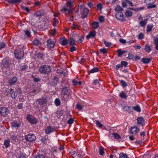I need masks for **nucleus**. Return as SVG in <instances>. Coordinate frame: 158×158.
<instances>
[{
	"instance_id": "obj_42",
	"label": "nucleus",
	"mask_w": 158,
	"mask_h": 158,
	"mask_svg": "<svg viewBox=\"0 0 158 158\" xmlns=\"http://www.w3.org/2000/svg\"><path fill=\"white\" fill-rule=\"evenodd\" d=\"M120 82L122 84V86L123 88L125 87L126 86H127V83L124 80H120Z\"/></svg>"
},
{
	"instance_id": "obj_55",
	"label": "nucleus",
	"mask_w": 158,
	"mask_h": 158,
	"mask_svg": "<svg viewBox=\"0 0 158 158\" xmlns=\"http://www.w3.org/2000/svg\"><path fill=\"white\" fill-rule=\"evenodd\" d=\"M104 43L106 46L107 47H109L111 45V44L110 43L107 42L105 41H104Z\"/></svg>"
},
{
	"instance_id": "obj_26",
	"label": "nucleus",
	"mask_w": 158,
	"mask_h": 158,
	"mask_svg": "<svg viewBox=\"0 0 158 158\" xmlns=\"http://www.w3.org/2000/svg\"><path fill=\"white\" fill-rule=\"evenodd\" d=\"M23 32L24 33V36L26 38H29L31 35V32L28 30H24Z\"/></svg>"
},
{
	"instance_id": "obj_54",
	"label": "nucleus",
	"mask_w": 158,
	"mask_h": 158,
	"mask_svg": "<svg viewBox=\"0 0 158 158\" xmlns=\"http://www.w3.org/2000/svg\"><path fill=\"white\" fill-rule=\"evenodd\" d=\"M53 80V82L56 84H57L59 81L58 79L56 77H54Z\"/></svg>"
},
{
	"instance_id": "obj_16",
	"label": "nucleus",
	"mask_w": 158,
	"mask_h": 158,
	"mask_svg": "<svg viewBox=\"0 0 158 158\" xmlns=\"http://www.w3.org/2000/svg\"><path fill=\"white\" fill-rule=\"evenodd\" d=\"M137 123L139 125L142 126H143L144 125V120L143 118L141 117H139L137 118Z\"/></svg>"
},
{
	"instance_id": "obj_59",
	"label": "nucleus",
	"mask_w": 158,
	"mask_h": 158,
	"mask_svg": "<svg viewBox=\"0 0 158 158\" xmlns=\"http://www.w3.org/2000/svg\"><path fill=\"white\" fill-rule=\"evenodd\" d=\"M97 8L98 10H101L102 8V5L101 3L98 4L97 6Z\"/></svg>"
},
{
	"instance_id": "obj_17",
	"label": "nucleus",
	"mask_w": 158,
	"mask_h": 158,
	"mask_svg": "<svg viewBox=\"0 0 158 158\" xmlns=\"http://www.w3.org/2000/svg\"><path fill=\"white\" fill-rule=\"evenodd\" d=\"M2 62L4 66L7 68L9 67L10 65V63H9V61L6 59H3L2 61Z\"/></svg>"
},
{
	"instance_id": "obj_40",
	"label": "nucleus",
	"mask_w": 158,
	"mask_h": 158,
	"mask_svg": "<svg viewBox=\"0 0 158 158\" xmlns=\"http://www.w3.org/2000/svg\"><path fill=\"white\" fill-rule=\"evenodd\" d=\"M55 103L56 106H59L60 105V100L58 98H56L55 100Z\"/></svg>"
},
{
	"instance_id": "obj_48",
	"label": "nucleus",
	"mask_w": 158,
	"mask_h": 158,
	"mask_svg": "<svg viewBox=\"0 0 158 158\" xmlns=\"http://www.w3.org/2000/svg\"><path fill=\"white\" fill-rule=\"evenodd\" d=\"M146 23V22L145 20H142L141 21L140 23V25L142 27H144Z\"/></svg>"
},
{
	"instance_id": "obj_37",
	"label": "nucleus",
	"mask_w": 158,
	"mask_h": 158,
	"mask_svg": "<svg viewBox=\"0 0 158 158\" xmlns=\"http://www.w3.org/2000/svg\"><path fill=\"white\" fill-rule=\"evenodd\" d=\"M76 40H75L73 38H71L70 39V42L69 43V44L71 45H75V42L76 41Z\"/></svg>"
},
{
	"instance_id": "obj_11",
	"label": "nucleus",
	"mask_w": 158,
	"mask_h": 158,
	"mask_svg": "<svg viewBox=\"0 0 158 158\" xmlns=\"http://www.w3.org/2000/svg\"><path fill=\"white\" fill-rule=\"evenodd\" d=\"M55 43L54 41H52V40L49 39L47 40V46L50 48H52L54 47Z\"/></svg>"
},
{
	"instance_id": "obj_50",
	"label": "nucleus",
	"mask_w": 158,
	"mask_h": 158,
	"mask_svg": "<svg viewBox=\"0 0 158 158\" xmlns=\"http://www.w3.org/2000/svg\"><path fill=\"white\" fill-rule=\"evenodd\" d=\"M127 62L126 61H122L121 62V65L122 66V67L123 66L125 67L127 66Z\"/></svg>"
},
{
	"instance_id": "obj_62",
	"label": "nucleus",
	"mask_w": 158,
	"mask_h": 158,
	"mask_svg": "<svg viewBox=\"0 0 158 158\" xmlns=\"http://www.w3.org/2000/svg\"><path fill=\"white\" fill-rule=\"evenodd\" d=\"M100 51L103 54L105 53L106 52V49L105 48L101 49L100 50Z\"/></svg>"
},
{
	"instance_id": "obj_15",
	"label": "nucleus",
	"mask_w": 158,
	"mask_h": 158,
	"mask_svg": "<svg viewBox=\"0 0 158 158\" xmlns=\"http://www.w3.org/2000/svg\"><path fill=\"white\" fill-rule=\"evenodd\" d=\"M33 44L36 46H39L41 45V42L40 40L36 38H35L32 42Z\"/></svg>"
},
{
	"instance_id": "obj_57",
	"label": "nucleus",
	"mask_w": 158,
	"mask_h": 158,
	"mask_svg": "<svg viewBox=\"0 0 158 158\" xmlns=\"http://www.w3.org/2000/svg\"><path fill=\"white\" fill-rule=\"evenodd\" d=\"M17 158H26V157L24 154H21L18 156Z\"/></svg>"
},
{
	"instance_id": "obj_13",
	"label": "nucleus",
	"mask_w": 158,
	"mask_h": 158,
	"mask_svg": "<svg viewBox=\"0 0 158 158\" xmlns=\"http://www.w3.org/2000/svg\"><path fill=\"white\" fill-rule=\"evenodd\" d=\"M36 101L38 102V104L40 105L45 104L47 102V99L44 98L42 99H36Z\"/></svg>"
},
{
	"instance_id": "obj_45",
	"label": "nucleus",
	"mask_w": 158,
	"mask_h": 158,
	"mask_svg": "<svg viewBox=\"0 0 158 158\" xmlns=\"http://www.w3.org/2000/svg\"><path fill=\"white\" fill-rule=\"evenodd\" d=\"M96 124L97 126L100 128H101L103 126V125L97 120L96 121Z\"/></svg>"
},
{
	"instance_id": "obj_28",
	"label": "nucleus",
	"mask_w": 158,
	"mask_h": 158,
	"mask_svg": "<svg viewBox=\"0 0 158 158\" xmlns=\"http://www.w3.org/2000/svg\"><path fill=\"white\" fill-rule=\"evenodd\" d=\"M10 3H19L22 2V0H6Z\"/></svg>"
},
{
	"instance_id": "obj_3",
	"label": "nucleus",
	"mask_w": 158,
	"mask_h": 158,
	"mask_svg": "<svg viewBox=\"0 0 158 158\" xmlns=\"http://www.w3.org/2000/svg\"><path fill=\"white\" fill-rule=\"evenodd\" d=\"M14 53L15 57L19 60L22 58L24 56L23 50L20 48L15 50Z\"/></svg>"
},
{
	"instance_id": "obj_4",
	"label": "nucleus",
	"mask_w": 158,
	"mask_h": 158,
	"mask_svg": "<svg viewBox=\"0 0 158 158\" xmlns=\"http://www.w3.org/2000/svg\"><path fill=\"white\" fill-rule=\"evenodd\" d=\"M26 118L28 122L32 124H36L38 122L37 119L35 117L30 114H27Z\"/></svg>"
},
{
	"instance_id": "obj_33",
	"label": "nucleus",
	"mask_w": 158,
	"mask_h": 158,
	"mask_svg": "<svg viewBox=\"0 0 158 158\" xmlns=\"http://www.w3.org/2000/svg\"><path fill=\"white\" fill-rule=\"evenodd\" d=\"M83 106L80 104H77L75 107L76 109L80 111L81 110L83 109Z\"/></svg>"
},
{
	"instance_id": "obj_36",
	"label": "nucleus",
	"mask_w": 158,
	"mask_h": 158,
	"mask_svg": "<svg viewBox=\"0 0 158 158\" xmlns=\"http://www.w3.org/2000/svg\"><path fill=\"white\" fill-rule=\"evenodd\" d=\"M93 85H96L97 87H99L100 86V84L98 80H94L93 82Z\"/></svg>"
},
{
	"instance_id": "obj_27",
	"label": "nucleus",
	"mask_w": 158,
	"mask_h": 158,
	"mask_svg": "<svg viewBox=\"0 0 158 158\" xmlns=\"http://www.w3.org/2000/svg\"><path fill=\"white\" fill-rule=\"evenodd\" d=\"M151 60V58H143L142 59L141 61L144 64H148Z\"/></svg>"
},
{
	"instance_id": "obj_47",
	"label": "nucleus",
	"mask_w": 158,
	"mask_h": 158,
	"mask_svg": "<svg viewBox=\"0 0 158 158\" xmlns=\"http://www.w3.org/2000/svg\"><path fill=\"white\" fill-rule=\"evenodd\" d=\"M79 38V39L77 40V42L79 43H81L84 40V38L83 36H77Z\"/></svg>"
},
{
	"instance_id": "obj_32",
	"label": "nucleus",
	"mask_w": 158,
	"mask_h": 158,
	"mask_svg": "<svg viewBox=\"0 0 158 158\" xmlns=\"http://www.w3.org/2000/svg\"><path fill=\"white\" fill-rule=\"evenodd\" d=\"M92 26L94 29H97L99 27V23L97 22H94L92 23Z\"/></svg>"
},
{
	"instance_id": "obj_53",
	"label": "nucleus",
	"mask_w": 158,
	"mask_h": 158,
	"mask_svg": "<svg viewBox=\"0 0 158 158\" xmlns=\"http://www.w3.org/2000/svg\"><path fill=\"white\" fill-rule=\"evenodd\" d=\"M73 118H70L67 121V123L69 124H71L73 123Z\"/></svg>"
},
{
	"instance_id": "obj_2",
	"label": "nucleus",
	"mask_w": 158,
	"mask_h": 158,
	"mask_svg": "<svg viewBox=\"0 0 158 158\" xmlns=\"http://www.w3.org/2000/svg\"><path fill=\"white\" fill-rule=\"evenodd\" d=\"M39 72L43 74H48L51 71L50 66L48 65H43L40 67Z\"/></svg>"
},
{
	"instance_id": "obj_10",
	"label": "nucleus",
	"mask_w": 158,
	"mask_h": 158,
	"mask_svg": "<svg viewBox=\"0 0 158 158\" xmlns=\"http://www.w3.org/2000/svg\"><path fill=\"white\" fill-rule=\"evenodd\" d=\"M96 32L95 31L90 32L87 35L86 38L87 39L89 40L90 38H94L96 36Z\"/></svg>"
},
{
	"instance_id": "obj_9",
	"label": "nucleus",
	"mask_w": 158,
	"mask_h": 158,
	"mask_svg": "<svg viewBox=\"0 0 158 158\" xmlns=\"http://www.w3.org/2000/svg\"><path fill=\"white\" fill-rule=\"evenodd\" d=\"M115 17L118 19L122 21H124L123 15L121 12H118L115 14Z\"/></svg>"
},
{
	"instance_id": "obj_52",
	"label": "nucleus",
	"mask_w": 158,
	"mask_h": 158,
	"mask_svg": "<svg viewBox=\"0 0 158 158\" xmlns=\"http://www.w3.org/2000/svg\"><path fill=\"white\" fill-rule=\"evenodd\" d=\"M6 46V44L3 42L0 43V50L4 48Z\"/></svg>"
},
{
	"instance_id": "obj_12",
	"label": "nucleus",
	"mask_w": 158,
	"mask_h": 158,
	"mask_svg": "<svg viewBox=\"0 0 158 158\" xmlns=\"http://www.w3.org/2000/svg\"><path fill=\"white\" fill-rule=\"evenodd\" d=\"M21 124L19 121H14L11 124L12 127L16 128H18L20 126Z\"/></svg>"
},
{
	"instance_id": "obj_41",
	"label": "nucleus",
	"mask_w": 158,
	"mask_h": 158,
	"mask_svg": "<svg viewBox=\"0 0 158 158\" xmlns=\"http://www.w3.org/2000/svg\"><path fill=\"white\" fill-rule=\"evenodd\" d=\"M153 27V25L151 24L150 25H148L147 27V31L148 32L150 31Z\"/></svg>"
},
{
	"instance_id": "obj_51",
	"label": "nucleus",
	"mask_w": 158,
	"mask_h": 158,
	"mask_svg": "<svg viewBox=\"0 0 158 158\" xmlns=\"http://www.w3.org/2000/svg\"><path fill=\"white\" fill-rule=\"evenodd\" d=\"M21 8L23 10H25L28 12H29L30 10L29 8L28 7H25L24 6H21Z\"/></svg>"
},
{
	"instance_id": "obj_64",
	"label": "nucleus",
	"mask_w": 158,
	"mask_h": 158,
	"mask_svg": "<svg viewBox=\"0 0 158 158\" xmlns=\"http://www.w3.org/2000/svg\"><path fill=\"white\" fill-rule=\"evenodd\" d=\"M133 55L132 54L129 53L128 54V56L127 58L130 59H132L133 58Z\"/></svg>"
},
{
	"instance_id": "obj_38",
	"label": "nucleus",
	"mask_w": 158,
	"mask_h": 158,
	"mask_svg": "<svg viewBox=\"0 0 158 158\" xmlns=\"http://www.w3.org/2000/svg\"><path fill=\"white\" fill-rule=\"evenodd\" d=\"M132 13L130 10H127L125 12V15L127 17L131 16L132 15Z\"/></svg>"
},
{
	"instance_id": "obj_6",
	"label": "nucleus",
	"mask_w": 158,
	"mask_h": 158,
	"mask_svg": "<svg viewBox=\"0 0 158 158\" xmlns=\"http://www.w3.org/2000/svg\"><path fill=\"white\" fill-rule=\"evenodd\" d=\"M9 113L8 109L6 107L0 108V114L3 116H6Z\"/></svg>"
},
{
	"instance_id": "obj_58",
	"label": "nucleus",
	"mask_w": 158,
	"mask_h": 158,
	"mask_svg": "<svg viewBox=\"0 0 158 158\" xmlns=\"http://www.w3.org/2000/svg\"><path fill=\"white\" fill-rule=\"evenodd\" d=\"M99 20L100 22H103L104 20V17L102 16H100L99 17Z\"/></svg>"
},
{
	"instance_id": "obj_46",
	"label": "nucleus",
	"mask_w": 158,
	"mask_h": 158,
	"mask_svg": "<svg viewBox=\"0 0 158 158\" xmlns=\"http://www.w3.org/2000/svg\"><path fill=\"white\" fill-rule=\"evenodd\" d=\"M114 138H120V136L117 133H114L112 134Z\"/></svg>"
},
{
	"instance_id": "obj_24",
	"label": "nucleus",
	"mask_w": 158,
	"mask_h": 158,
	"mask_svg": "<svg viewBox=\"0 0 158 158\" xmlns=\"http://www.w3.org/2000/svg\"><path fill=\"white\" fill-rule=\"evenodd\" d=\"M10 139H6L4 140V145L5 146L6 148H7L10 146Z\"/></svg>"
},
{
	"instance_id": "obj_39",
	"label": "nucleus",
	"mask_w": 158,
	"mask_h": 158,
	"mask_svg": "<svg viewBox=\"0 0 158 158\" xmlns=\"http://www.w3.org/2000/svg\"><path fill=\"white\" fill-rule=\"evenodd\" d=\"M145 49L148 52H150L151 51V48L148 44H146L145 45Z\"/></svg>"
},
{
	"instance_id": "obj_7",
	"label": "nucleus",
	"mask_w": 158,
	"mask_h": 158,
	"mask_svg": "<svg viewBox=\"0 0 158 158\" xmlns=\"http://www.w3.org/2000/svg\"><path fill=\"white\" fill-rule=\"evenodd\" d=\"M70 91V89L69 87L67 86L63 87L61 89V94L64 95H68Z\"/></svg>"
},
{
	"instance_id": "obj_43",
	"label": "nucleus",
	"mask_w": 158,
	"mask_h": 158,
	"mask_svg": "<svg viewBox=\"0 0 158 158\" xmlns=\"http://www.w3.org/2000/svg\"><path fill=\"white\" fill-rule=\"evenodd\" d=\"M155 45L156 49L158 50V38L155 39Z\"/></svg>"
},
{
	"instance_id": "obj_35",
	"label": "nucleus",
	"mask_w": 158,
	"mask_h": 158,
	"mask_svg": "<svg viewBox=\"0 0 158 158\" xmlns=\"http://www.w3.org/2000/svg\"><path fill=\"white\" fill-rule=\"evenodd\" d=\"M115 10L116 11L120 12L123 10V9L120 6L118 5L115 8Z\"/></svg>"
},
{
	"instance_id": "obj_23",
	"label": "nucleus",
	"mask_w": 158,
	"mask_h": 158,
	"mask_svg": "<svg viewBox=\"0 0 158 158\" xmlns=\"http://www.w3.org/2000/svg\"><path fill=\"white\" fill-rule=\"evenodd\" d=\"M117 53L118 56L120 57L122 55L124 54L125 53L127 52V51H121V49H118L116 51Z\"/></svg>"
},
{
	"instance_id": "obj_30",
	"label": "nucleus",
	"mask_w": 158,
	"mask_h": 158,
	"mask_svg": "<svg viewBox=\"0 0 158 158\" xmlns=\"http://www.w3.org/2000/svg\"><path fill=\"white\" fill-rule=\"evenodd\" d=\"M35 138V135L33 134L30 133L25 135V138Z\"/></svg>"
},
{
	"instance_id": "obj_56",
	"label": "nucleus",
	"mask_w": 158,
	"mask_h": 158,
	"mask_svg": "<svg viewBox=\"0 0 158 158\" xmlns=\"http://www.w3.org/2000/svg\"><path fill=\"white\" fill-rule=\"evenodd\" d=\"M144 38V35L142 33H140L138 36V38L139 39L142 40Z\"/></svg>"
},
{
	"instance_id": "obj_1",
	"label": "nucleus",
	"mask_w": 158,
	"mask_h": 158,
	"mask_svg": "<svg viewBox=\"0 0 158 158\" xmlns=\"http://www.w3.org/2000/svg\"><path fill=\"white\" fill-rule=\"evenodd\" d=\"M66 4L68 8L66 6L64 7L61 9V11L64 13H65L67 11L69 13H72L73 11V3L71 1H68L67 2Z\"/></svg>"
},
{
	"instance_id": "obj_20",
	"label": "nucleus",
	"mask_w": 158,
	"mask_h": 158,
	"mask_svg": "<svg viewBox=\"0 0 158 158\" xmlns=\"http://www.w3.org/2000/svg\"><path fill=\"white\" fill-rule=\"evenodd\" d=\"M9 93L10 94L11 96L13 98L15 99L16 97V93L15 91L13 90L12 89H9Z\"/></svg>"
},
{
	"instance_id": "obj_34",
	"label": "nucleus",
	"mask_w": 158,
	"mask_h": 158,
	"mask_svg": "<svg viewBox=\"0 0 158 158\" xmlns=\"http://www.w3.org/2000/svg\"><path fill=\"white\" fill-rule=\"evenodd\" d=\"M99 70V69L97 67H94L91 69L89 72V74L90 73H94L97 72Z\"/></svg>"
},
{
	"instance_id": "obj_19",
	"label": "nucleus",
	"mask_w": 158,
	"mask_h": 158,
	"mask_svg": "<svg viewBox=\"0 0 158 158\" xmlns=\"http://www.w3.org/2000/svg\"><path fill=\"white\" fill-rule=\"evenodd\" d=\"M31 139H22V142L23 143V144H29L31 142L34 141H35V139H32V140H30Z\"/></svg>"
},
{
	"instance_id": "obj_21",
	"label": "nucleus",
	"mask_w": 158,
	"mask_h": 158,
	"mask_svg": "<svg viewBox=\"0 0 158 158\" xmlns=\"http://www.w3.org/2000/svg\"><path fill=\"white\" fill-rule=\"evenodd\" d=\"M17 81V78L16 77H14L9 80V83L10 85H14Z\"/></svg>"
},
{
	"instance_id": "obj_25",
	"label": "nucleus",
	"mask_w": 158,
	"mask_h": 158,
	"mask_svg": "<svg viewBox=\"0 0 158 158\" xmlns=\"http://www.w3.org/2000/svg\"><path fill=\"white\" fill-rule=\"evenodd\" d=\"M133 110H134L139 112H140L141 111L139 105H137L135 106H132V111H133Z\"/></svg>"
},
{
	"instance_id": "obj_5",
	"label": "nucleus",
	"mask_w": 158,
	"mask_h": 158,
	"mask_svg": "<svg viewBox=\"0 0 158 158\" xmlns=\"http://www.w3.org/2000/svg\"><path fill=\"white\" fill-rule=\"evenodd\" d=\"M155 1L156 0H145L144 2L147 5H149L147 6V8L150 9L155 8L156 7V6L155 5H152Z\"/></svg>"
},
{
	"instance_id": "obj_49",
	"label": "nucleus",
	"mask_w": 158,
	"mask_h": 158,
	"mask_svg": "<svg viewBox=\"0 0 158 158\" xmlns=\"http://www.w3.org/2000/svg\"><path fill=\"white\" fill-rule=\"evenodd\" d=\"M104 149L103 147H101L99 149V154L100 155L102 156L104 153Z\"/></svg>"
},
{
	"instance_id": "obj_29",
	"label": "nucleus",
	"mask_w": 158,
	"mask_h": 158,
	"mask_svg": "<svg viewBox=\"0 0 158 158\" xmlns=\"http://www.w3.org/2000/svg\"><path fill=\"white\" fill-rule=\"evenodd\" d=\"M53 129L51 128L50 127H48L45 129V132L46 134H49L53 131Z\"/></svg>"
},
{
	"instance_id": "obj_18",
	"label": "nucleus",
	"mask_w": 158,
	"mask_h": 158,
	"mask_svg": "<svg viewBox=\"0 0 158 158\" xmlns=\"http://www.w3.org/2000/svg\"><path fill=\"white\" fill-rule=\"evenodd\" d=\"M123 110L124 111H127L129 113H132L133 112L131 106H126L123 108Z\"/></svg>"
},
{
	"instance_id": "obj_44",
	"label": "nucleus",
	"mask_w": 158,
	"mask_h": 158,
	"mask_svg": "<svg viewBox=\"0 0 158 158\" xmlns=\"http://www.w3.org/2000/svg\"><path fill=\"white\" fill-rule=\"evenodd\" d=\"M119 158H128V157L126 154L121 153L119 154Z\"/></svg>"
},
{
	"instance_id": "obj_8",
	"label": "nucleus",
	"mask_w": 158,
	"mask_h": 158,
	"mask_svg": "<svg viewBox=\"0 0 158 158\" xmlns=\"http://www.w3.org/2000/svg\"><path fill=\"white\" fill-rule=\"evenodd\" d=\"M89 12V10L86 8H82V10L81 13V17L83 19L86 18Z\"/></svg>"
},
{
	"instance_id": "obj_14",
	"label": "nucleus",
	"mask_w": 158,
	"mask_h": 158,
	"mask_svg": "<svg viewBox=\"0 0 158 158\" xmlns=\"http://www.w3.org/2000/svg\"><path fill=\"white\" fill-rule=\"evenodd\" d=\"M59 42L63 46H65L68 44L67 40L64 37L60 38Z\"/></svg>"
},
{
	"instance_id": "obj_63",
	"label": "nucleus",
	"mask_w": 158,
	"mask_h": 158,
	"mask_svg": "<svg viewBox=\"0 0 158 158\" xmlns=\"http://www.w3.org/2000/svg\"><path fill=\"white\" fill-rule=\"evenodd\" d=\"M119 41L121 43L123 44H125L126 43V40L122 39H120L119 40Z\"/></svg>"
},
{
	"instance_id": "obj_61",
	"label": "nucleus",
	"mask_w": 158,
	"mask_h": 158,
	"mask_svg": "<svg viewBox=\"0 0 158 158\" xmlns=\"http://www.w3.org/2000/svg\"><path fill=\"white\" fill-rule=\"evenodd\" d=\"M76 49H77V48H76V47L75 46H72L71 48L70 51L71 52H73V51H76Z\"/></svg>"
},
{
	"instance_id": "obj_60",
	"label": "nucleus",
	"mask_w": 158,
	"mask_h": 158,
	"mask_svg": "<svg viewBox=\"0 0 158 158\" xmlns=\"http://www.w3.org/2000/svg\"><path fill=\"white\" fill-rule=\"evenodd\" d=\"M53 26H55L56 25V23L58 22L56 18H54L53 19Z\"/></svg>"
},
{
	"instance_id": "obj_22",
	"label": "nucleus",
	"mask_w": 158,
	"mask_h": 158,
	"mask_svg": "<svg viewBox=\"0 0 158 158\" xmlns=\"http://www.w3.org/2000/svg\"><path fill=\"white\" fill-rule=\"evenodd\" d=\"M139 128L136 127H134L131 128V133L132 134H135L138 131Z\"/></svg>"
},
{
	"instance_id": "obj_31",
	"label": "nucleus",
	"mask_w": 158,
	"mask_h": 158,
	"mask_svg": "<svg viewBox=\"0 0 158 158\" xmlns=\"http://www.w3.org/2000/svg\"><path fill=\"white\" fill-rule=\"evenodd\" d=\"M119 95L120 97L124 99H126L127 97V96L126 95V93L124 92H122Z\"/></svg>"
}]
</instances>
